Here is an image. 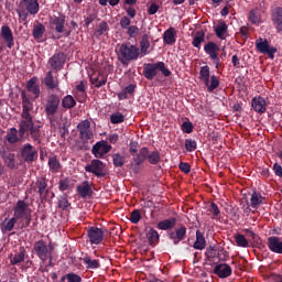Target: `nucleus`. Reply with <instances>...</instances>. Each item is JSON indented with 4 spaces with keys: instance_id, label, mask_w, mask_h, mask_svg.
<instances>
[{
    "instance_id": "f257e3e1",
    "label": "nucleus",
    "mask_w": 282,
    "mask_h": 282,
    "mask_svg": "<svg viewBox=\"0 0 282 282\" xmlns=\"http://www.w3.org/2000/svg\"><path fill=\"white\" fill-rule=\"evenodd\" d=\"M22 98V113L21 120L19 124V134L21 138L25 135V133H30L31 138L35 142H40L41 140V127L34 126V104L28 97L25 91L21 94Z\"/></svg>"
},
{
    "instance_id": "f03ea898",
    "label": "nucleus",
    "mask_w": 282,
    "mask_h": 282,
    "mask_svg": "<svg viewBox=\"0 0 282 282\" xmlns=\"http://www.w3.org/2000/svg\"><path fill=\"white\" fill-rule=\"evenodd\" d=\"M148 160L151 164H158L160 162V152L153 151L149 153L148 148H141L139 153H137L131 161L130 169L133 171V173H138L144 164V162Z\"/></svg>"
},
{
    "instance_id": "7ed1b4c3",
    "label": "nucleus",
    "mask_w": 282,
    "mask_h": 282,
    "mask_svg": "<svg viewBox=\"0 0 282 282\" xmlns=\"http://www.w3.org/2000/svg\"><path fill=\"white\" fill-rule=\"evenodd\" d=\"M33 252L42 260V262L48 264L52 263V254L54 252V246L52 243L45 242L44 240H37L33 245Z\"/></svg>"
},
{
    "instance_id": "20e7f679",
    "label": "nucleus",
    "mask_w": 282,
    "mask_h": 282,
    "mask_svg": "<svg viewBox=\"0 0 282 282\" xmlns=\"http://www.w3.org/2000/svg\"><path fill=\"white\" fill-rule=\"evenodd\" d=\"M158 70L162 72L163 76H171V70L166 68L164 62L145 64L143 67V75L148 78V80H153V78L158 76Z\"/></svg>"
},
{
    "instance_id": "39448f33",
    "label": "nucleus",
    "mask_w": 282,
    "mask_h": 282,
    "mask_svg": "<svg viewBox=\"0 0 282 282\" xmlns=\"http://www.w3.org/2000/svg\"><path fill=\"white\" fill-rule=\"evenodd\" d=\"M119 56L122 63L126 61H138L140 58V48L131 43L121 44L119 47Z\"/></svg>"
},
{
    "instance_id": "423d86ee",
    "label": "nucleus",
    "mask_w": 282,
    "mask_h": 282,
    "mask_svg": "<svg viewBox=\"0 0 282 282\" xmlns=\"http://www.w3.org/2000/svg\"><path fill=\"white\" fill-rule=\"evenodd\" d=\"M199 78L205 84L209 93L215 91V89L219 87V78L215 75L210 77V67L208 66L200 67Z\"/></svg>"
},
{
    "instance_id": "0eeeda50",
    "label": "nucleus",
    "mask_w": 282,
    "mask_h": 282,
    "mask_svg": "<svg viewBox=\"0 0 282 282\" xmlns=\"http://www.w3.org/2000/svg\"><path fill=\"white\" fill-rule=\"evenodd\" d=\"M13 218L19 221V219H25L26 226H30L32 218L28 215V203L24 200H19L14 208Z\"/></svg>"
},
{
    "instance_id": "6e6552de",
    "label": "nucleus",
    "mask_w": 282,
    "mask_h": 282,
    "mask_svg": "<svg viewBox=\"0 0 282 282\" xmlns=\"http://www.w3.org/2000/svg\"><path fill=\"white\" fill-rule=\"evenodd\" d=\"M87 173H93L97 177H104L106 175V165L100 160H93L90 164L85 166Z\"/></svg>"
},
{
    "instance_id": "1a4fd4ad",
    "label": "nucleus",
    "mask_w": 282,
    "mask_h": 282,
    "mask_svg": "<svg viewBox=\"0 0 282 282\" xmlns=\"http://www.w3.org/2000/svg\"><path fill=\"white\" fill-rule=\"evenodd\" d=\"M79 131V138L84 142H87L94 138V132H91V122L89 120H84L77 124Z\"/></svg>"
},
{
    "instance_id": "9d476101",
    "label": "nucleus",
    "mask_w": 282,
    "mask_h": 282,
    "mask_svg": "<svg viewBox=\"0 0 282 282\" xmlns=\"http://www.w3.org/2000/svg\"><path fill=\"white\" fill-rule=\"evenodd\" d=\"M58 105H61V98L56 95H51L46 99L45 113L47 117L55 116L58 111Z\"/></svg>"
},
{
    "instance_id": "9b49d317",
    "label": "nucleus",
    "mask_w": 282,
    "mask_h": 282,
    "mask_svg": "<svg viewBox=\"0 0 282 282\" xmlns=\"http://www.w3.org/2000/svg\"><path fill=\"white\" fill-rule=\"evenodd\" d=\"M256 47L260 54H268L271 58H274V54H276V48L270 47L268 40H263L261 37L256 41Z\"/></svg>"
},
{
    "instance_id": "f8f14e48",
    "label": "nucleus",
    "mask_w": 282,
    "mask_h": 282,
    "mask_svg": "<svg viewBox=\"0 0 282 282\" xmlns=\"http://www.w3.org/2000/svg\"><path fill=\"white\" fill-rule=\"evenodd\" d=\"M111 151V145L105 140L97 142L91 150V153L95 155V158L102 159L107 153Z\"/></svg>"
},
{
    "instance_id": "ddd939ff",
    "label": "nucleus",
    "mask_w": 282,
    "mask_h": 282,
    "mask_svg": "<svg viewBox=\"0 0 282 282\" xmlns=\"http://www.w3.org/2000/svg\"><path fill=\"white\" fill-rule=\"evenodd\" d=\"M167 237L173 241L174 246H177L180 241H184V239H186V226L181 225L173 231H170Z\"/></svg>"
},
{
    "instance_id": "4468645a",
    "label": "nucleus",
    "mask_w": 282,
    "mask_h": 282,
    "mask_svg": "<svg viewBox=\"0 0 282 282\" xmlns=\"http://www.w3.org/2000/svg\"><path fill=\"white\" fill-rule=\"evenodd\" d=\"M90 243L98 245L105 239V230L98 227H91L87 231Z\"/></svg>"
},
{
    "instance_id": "2eb2a0df",
    "label": "nucleus",
    "mask_w": 282,
    "mask_h": 282,
    "mask_svg": "<svg viewBox=\"0 0 282 282\" xmlns=\"http://www.w3.org/2000/svg\"><path fill=\"white\" fill-rule=\"evenodd\" d=\"M21 155L24 162H34L39 158V152H36L32 144L28 143L22 148Z\"/></svg>"
},
{
    "instance_id": "dca6fc26",
    "label": "nucleus",
    "mask_w": 282,
    "mask_h": 282,
    "mask_svg": "<svg viewBox=\"0 0 282 282\" xmlns=\"http://www.w3.org/2000/svg\"><path fill=\"white\" fill-rule=\"evenodd\" d=\"M267 246L271 252L275 254H282V238L271 236L268 238Z\"/></svg>"
},
{
    "instance_id": "f3484780",
    "label": "nucleus",
    "mask_w": 282,
    "mask_h": 282,
    "mask_svg": "<svg viewBox=\"0 0 282 282\" xmlns=\"http://www.w3.org/2000/svg\"><path fill=\"white\" fill-rule=\"evenodd\" d=\"M251 107L256 113H265L268 109V102L263 97L258 96L251 100Z\"/></svg>"
},
{
    "instance_id": "a211bd4d",
    "label": "nucleus",
    "mask_w": 282,
    "mask_h": 282,
    "mask_svg": "<svg viewBox=\"0 0 282 282\" xmlns=\"http://www.w3.org/2000/svg\"><path fill=\"white\" fill-rule=\"evenodd\" d=\"M214 274H216V276H219V279H228V276L232 274V268H230V265H228L227 263L217 264L214 268Z\"/></svg>"
},
{
    "instance_id": "6ab92c4d",
    "label": "nucleus",
    "mask_w": 282,
    "mask_h": 282,
    "mask_svg": "<svg viewBox=\"0 0 282 282\" xmlns=\"http://www.w3.org/2000/svg\"><path fill=\"white\" fill-rule=\"evenodd\" d=\"M1 36L4 39L9 50H12V47H14V35L12 34V29L8 25H3L1 28Z\"/></svg>"
},
{
    "instance_id": "aec40b11",
    "label": "nucleus",
    "mask_w": 282,
    "mask_h": 282,
    "mask_svg": "<svg viewBox=\"0 0 282 282\" xmlns=\"http://www.w3.org/2000/svg\"><path fill=\"white\" fill-rule=\"evenodd\" d=\"M272 21L278 32H282V8L276 7L272 12Z\"/></svg>"
},
{
    "instance_id": "412c9836",
    "label": "nucleus",
    "mask_w": 282,
    "mask_h": 282,
    "mask_svg": "<svg viewBox=\"0 0 282 282\" xmlns=\"http://www.w3.org/2000/svg\"><path fill=\"white\" fill-rule=\"evenodd\" d=\"M21 134L19 133V130H17V128H10L7 131V135H6V140L7 142H9V144H17V142H19V140H21Z\"/></svg>"
},
{
    "instance_id": "4be33fe9",
    "label": "nucleus",
    "mask_w": 282,
    "mask_h": 282,
    "mask_svg": "<svg viewBox=\"0 0 282 282\" xmlns=\"http://www.w3.org/2000/svg\"><path fill=\"white\" fill-rule=\"evenodd\" d=\"M176 224H177V218L172 217V218L160 221L156 227L159 228V230H173Z\"/></svg>"
},
{
    "instance_id": "5701e85b",
    "label": "nucleus",
    "mask_w": 282,
    "mask_h": 282,
    "mask_svg": "<svg viewBox=\"0 0 282 282\" xmlns=\"http://www.w3.org/2000/svg\"><path fill=\"white\" fill-rule=\"evenodd\" d=\"M176 34L175 28L167 29L163 34V42L165 45H173L176 41Z\"/></svg>"
},
{
    "instance_id": "b1692460",
    "label": "nucleus",
    "mask_w": 282,
    "mask_h": 282,
    "mask_svg": "<svg viewBox=\"0 0 282 282\" xmlns=\"http://www.w3.org/2000/svg\"><path fill=\"white\" fill-rule=\"evenodd\" d=\"M51 25L58 34H63L65 32V18L55 17L51 20Z\"/></svg>"
},
{
    "instance_id": "393cba45",
    "label": "nucleus",
    "mask_w": 282,
    "mask_h": 282,
    "mask_svg": "<svg viewBox=\"0 0 282 282\" xmlns=\"http://www.w3.org/2000/svg\"><path fill=\"white\" fill-rule=\"evenodd\" d=\"M48 63L53 69H61L65 63V57L63 54H55L52 56Z\"/></svg>"
},
{
    "instance_id": "a878e982",
    "label": "nucleus",
    "mask_w": 282,
    "mask_h": 282,
    "mask_svg": "<svg viewBox=\"0 0 282 282\" xmlns=\"http://www.w3.org/2000/svg\"><path fill=\"white\" fill-rule=\"evenodd\" d=\"M28 91H31L34 96V100L41 96V89L39 88V84H36V78H31L26 85Z\"/></svg>"
},
{
    "instance_id": "bb28decb",
    "label": "nucleus",
    "mask_w": 282,
    "mask_h": 282,
    "mask_svg": "<svg viewBox=\"0 0 282 282\" xmlns=\"http://www.w3.org/2000/svg\"><path fill=\"white\" fill-rule=\"evenodd\" d=\"M193 248L195 250H204L206 248V238L199 230L196 231V240L193 245Z\"/></svg>"
},
{
    "instance_id": "cd10ccee",
    "label": "nucleus",
    "mask_w": 282,
    "mask_h": 282,
    "mask_svg": "<svg viewBox=\"0 0 282 282\" xmlns=\"http://www.w3.org/2000/svg\"><path fill=\"white\" fill-rule=\"evenodd\" d=\"M204 51L206 52V54H208L210 58H217L218 56L217 52H219V46H217L215 42H208L204 46Z\"/></svg>"
},
{
    "instance_id": "c85d7f7f",
    "label": "nucleus",
    "mask_w": 282,
    "mask_h": 282,
    "mask_svg": "<svg viewBox=\"0 0 282 282\" xmlns=\"http://www.w3.org/2000/svg\"><path fill=\"white\" fill-rule=\"evenodd\" d=\"M25 10L29 14H39V1L37 0H23Z\"/></svg>"
},
{
    "instance_id": "c756f323",
    "label": "nucleus",
    "mask_w": 282,
    "mask_h": 282,
    "mask_svg": "<svg viewBox=\"0 0 282 282\" xmlns=\"http://www.w3.org/2000/svg\"><path fill=\"white\" fill-rule=\"evenodd\" d=\"M44 84L46 85V87H48V89H57L58 79L54 77V75L50 70L44 78Z\"/></svg>"
},
{
    "instance_id": "7c9ffc66",
    "label": "nucleus",
    "mask_w": 282,
    "mask_h": 282,
    "mask_svg": "<svg viewBox=\"0 0 282 282\" xmlns=\"http://www.w3.org/2000/svg\"><path fill=\"white\" fill-rule=\"evenodd\" d=\"M37 188V193L40 195V197H43V193H45V191H47V180H45V177H41L36 181L35 186L32 187V191L36 192Z\"/></svg>"
},
{
    "instance_id": "2f4dec72",
    "label": "nucleus",
    "mask_w": 282,
    "mask_h": 282,
    "mask_svg": "<svg viewBox=\"0 0 282 282\" xmlns=\"http://www.w3.org/2000/svg\"><path fill=\"white\" fill-rule=\"evenodd\" d=\"M90 83L94 87H102V85H107V77L102 74H94L90 76Z\"/></svg>"
},
{
    "instance_id": "473e14b6",
    "label": "nucleus",
    "mask_w": 282,
    "mask_h": 282,
    "mask_svg": "<svg viewBox=\"0 0 282 282\" xmlns=\"http://www.w3.org/2000/svg\"><path fill=\"white\" fill-rule=\"evenodd\" d=\"M17 218L12 217L10 219H4L1 225L2 232H12L14 230V226L17 225Z\"/></svg>"
},
{
    "instance_id": "72a5a7b5",
    "label": "nucleus",
    "mask_w": 282,
    "mask_h": 282,
    "mask_svg": "<svg viewBox=\"0 0 282 282\" xmlns=\"http://www.w3.org/2000/svg\"><path fill=\"white\" fill-rule=\"evenodd\" d=\"M77 192L80 197H89L91 195V185H89L88 181H85L82 185L77 186Z\"/></svg>"
},
{
    "instance_id": "f704fd0d",
    "label": "nucleus",
    "mask_w": 282,
    "mask_h": 282,
    "mask_svg": "<svg viewBox=\"0 0 282 282\" xmlns=\"http://www.w3.org/2000/svg\"><path fill=\"white\" fill-rule=\"evenodd\" d=\"M43 34H45V25L41 24V22H36L33 26V37L35 41H41Z\"/></svg>"
},
{
    "instance_id": "c9c22d12",
    "label": "nucleus",
    "mask_w": 282,
    "mask_h": 282,
    "mask_svg": "<svg viewBox=\"0 0 282 282\" xmlns=\"http://www.w3.org/2000/svg\"><path fill=\"white\" fill-rule=\"evenodd\" d=\"M228 32V24H226V22H219L216 26H215V33L216 36H218V39H226V33Z\"/></svg>"
},
{
    "instance_id": "e433bc0d",
    "label": "nucleus",
    "mask_w": 282,
    "mask_h": 282,
    "mask_svg": "<svg viewBox=\"0 0 282 282\" xmlns=\"http://www.w3.org/2000/svg\"><path fill=\"white\" fill-rule=\"evenodd\" d=\"M149 47H151V42H149V35L144 34L140 42V55L147 56L149 54Z\"/></svg>"
},
{
    "instance_id": "4c0bfd02",
    "label": "nucleus",
    "mask_w": 282,
    "mask_h": 282,
    "mask_svg": "<svg viewBox=\"0 0 282 282\" xmlns=\"http://www.w3.org/2000/svg\"><path fill=\"white\" fill-rule=\"evenodd\" d=\"M10 261L12 265H19V263H23L25 261V249H21L14 256H10Z\"/></svg>"
},
{
    "instance_id": "58836bf2",
    "label": "nucleus",
    "mask_w": 282,
    "mask_h": 282,
    "mask_svg": "<svg viewBox=\"0 0 282 282\" xmlns=\"http://www.w3.org/2000/svg\"><path fill=\"white\" fill-rule=\"evenodd\" d=\"M206 40V34L204 31L196 32L192 45H194L197 50L202 48V43Z\"/></svg>"
},
{
    "instance_id": "ea45409f",
    "label": "nucleus",
    "mask_w": 282,
    "mask_h": 282,
    "mask_svg": "<svg viewBox=\"0 0 282 282\" xmlns=\"http://www.w3.org/2000/svg\"><path fill=\"white\" fill-rule=\"evenodd\" d=\"M265 200V197H262L261 194L253 192L250 198L251 207L252 208H259L261 204Z\"/></svg>"
},
{
    "instance_id": "a19ab883",
    "label": "nucleus",
    "mask_w": 282,
    "mask_h": 282,
    "mask_svg": "<svg viewBox=\"0 0 282 282\" xmlns=\"http://www.w3.org/2000/svg\"><path fill=\"white\" fill-rule=\"evenodd\" d=\"M83 263L86 265L88 270H96L100 268V261L91 259V257H85L83 259Z\"/></svg>"
},
{
    "instance_id": "79ce46f5",
    "label": "nucleus",
    "mask_w": 282,
    "mask_h": 282,
    "mask_svg": "<svg viewBox=\"0 0 282 282\" xmlns=\"http://www.w3.org/2000/svg\"><path fill=\"white\" fill-rule=\"evenodd\" d=\"M249 21L252 25H259L261 23V13L259 9H253L249 12Z\"/></svg>"
},
{
    "instance_id": "37998d69",
    "label": "nucleus",
    "mask_w": 282,
    "mask_h": 282,
    "mask_svg": "<svg viewBox=\"0 0 282 282\" xmlns=\"http://www.w3.org/2000/svg\"><path fill=\"white\" fill-rule=\"evenodd\" d=\"M48 166L52 173H58V171L61 170V161H58V158L56 156H50Z\"/></svg>"
},
{
    "instance_id": "c03bdc74",
    "label": "nucleus",
    "mask_w": 282,
    "mask_h": 282,
    "mask_svg": "<svg viewBox=\"0 0 282 282\" xmlns=\"http://www.w3.org/2000/svg\"><path fill=\"white\" fill-rule=\"evenodd\" d=\"M147 239L149 241V243L153 245V243H158V241H160V234H158V230L151 228L148 230V232L145 234Z\"/></svg>"
},
{
    "instance_id": "a18cd8bd",
    "label": "nucleus",
    "mask_w": 282,
    "mask_h": 282,
    "mask_svg": "<svg viewBox=\"0 0 282 282\" xmlns=\"http://www.w3.org/2000/svg\"><path fill=\"white\" fill-rule=\"evenodd\" d=\"M62 107L64 109H74V107H76V99H74L70 95L65 96L62 99Z\"/></svg>"
},
{
    "instance_id": "49530a36",
    "label": "nucleus",
    "mask_w": 282,
    "mask_h": 282,
    "mask_svg": "<svg viewBox=\"0 0 282 282\" xmlns=\"http://www.w3.org/2000/svg\"><path fill=\"white\" fill-rule=\"evenodd\" d=\"M207 215H212V219H219V215H221V212L219 210V207L217 204L212 203L207 208Z\"/></svg>"
},
{
    "instance_id": "de8ad7c7",
    "label": "nucleus",
    "mask_w": 282,
    "mask_h": 282,
    "mask_svg": "<svg viewBox=\"0 0 282 282\" xmlns=\"http://www.w3.org/2000/svg\"><path fill=\"white\" fill-rule=\"evenodd\" d=\"M3 161L7 164L8 169H17V164L14 162V153L4 154Z\"/></svg>"
},
{
    "instance_id": "09e8293b",
    "label": "nucleus",
    "mask_w": 282,
    "mask_h": 282,
    "mask_svg": "<svg viewBox=\"0 0 282 282\" xmlns=\"http://www.w3.org/2000/svg\"><path fill=\"white\" fill-rule=\"evenodd\" d=\"M108 30L109 25L107 24V22H101L95 31L94 36H102V34H105V32H107Z\"/></svg>"
},
{
    "instance_id": "8fccbe9b",
    "label": "nucleus",
    "mask_w": 282,
    "mask_h": 282,
    "mask_svg": "<svg viewBox=\"0 0 282 282\" xmlns=\"http://www.w3.org/2000/svg\"><path fill=\"white\" fill-rule=\"evenodd\" d=\"M235 241L240 248H248L249 246L248 239H246V236L243 235H237Z\"/></svg>"
},
{
    "instance_id": "3c124183",
    "label": "nucleus",
    "mask_w": 282,
    "mask_h": 282,
    "mask_svg": "<svg viewBox=\"0 0 282 282\" xmlns=\"http://www.w3.org/2000/svg\"><path fill=\"white\" fill-rule=\"evenodd\" d=\"M110 122L112 124H120V122H124V115L120 112H116L110 116Z\"/></svg>"
},
{
    "instance_id": "603ef678",
    "label": "nucleus",
    "mask_w": 282,
    "mask_h": 282,
    "mask_svg": "<svg viewBox=\"0 0 282 282\" xmlns=\"http://www.w3.org/2000/svg\"><path fill=\"white\" fill-rule=\"evenodd\" d=\"M185 149L186 151H189L192 153V151H195V149H197V142L193 139H186Z\"/></svg>"
},
{
    "instance_id": "864d4df0",
    "label": "nucleus",
    "mask_w": 282,
    "mask_h": 282,
    "mask_svg": "<svg viewBox=\"0 0 282 282\" xmlns=\"http://www.w3.org/2000/svg\"><path fill=\"white\" fill-rule=\"evenodd\" d=\"M140 219H142V216L140 215V210L134 209L131 214H130V221L131 224H139Z\"/></svg>"
},
{
    "instance_id": "5fc2aeb1",
    "label": "nucleus",
    "mask_w": 282,
    "mask_h": 282,
    "mask_svg": "<svg viewBox=\"0 0 282 282\" xmlns=\"http://www.w3.org/2000/svg\"><path fill=\"white\" fill-rule=\"evenodd\" d=\"M69 206L72 205L69 204L67 196H62L58 200V208H61L62 210H67Z\"/></svg>"
},
{
    "instance_id": "6e6d98bb",
    "label": "nucleus",
    "mask_w": 282,
    "mask_h": 282,
    "mask_svg": "<svg viewBox=\"0 0 282 282\" xmlns=\"http://www.w3.org/2000/svg\"><path fill=\"white\" fill-rule=\"evenodd\" d=\"M64 278L66 282H83V279L76 273H68Z\"/></svg>"
},
{
    "instance_id": "4d7b16f0",
    "label": "nucleus",
    "mask_w": 282,
    "mask_h": 282,
    "mask_svg": "<svg viewBox=\"0 0 282 282\" xmlns=\"http://www.w3.org/2000/svg\"><path fill=\"white\" fill-rule=\"evenodd\" d=\"M140 33V29L135 25H131L128 28L127 34L130 35L131 39H135V36Z\"/></svg>"
},
{
    "instance_id": "13d9d810",
    "label": "nucleus",
    "mask_w": 282,
    "mask_h": 282,
    "mask_svg": "<svg viewBox=\"0 0 282 282\" xmlns=\"http://www.w3.org/2000/svg\"><path fill=\"white\" fill-rule=\"evenodd\" d=\"M113 164L115 166H123L124 165V156L120 154L113 155Z\"/></svg>"
},
{
    "instance_id": "bf43d9fd",
    "label": "nucleus",
    "mask_w": 282,
    "mask_h": 282,
    "mask_svg": "<svg viewBox=\"0 0 282 282\" xmlns=\"http://www.w3.org/2000/svg\"><path fill=\"white\" fill-rule=\"evenodd\" d=\"M182 131L184 133H193V123L189 121H185L182 124Z\"/></svg>"
},
{
    "instance_id": "052dcab7",
    "label": "nucleus",
    "mask_w": 282,
    "mask_h": 282,
    "mask_svg": "<svg viewBox=\"0 0 282 282\" xmlns=\"http://www.w3.org/2000/svg\"><path fill=\"white\" fill-rule=\"evenodd\" d=\"M120 25L122 30H128L129 25H131V19L128 17H122L120 20Z\"/></svg>"
},
{
    "instance_id": "680f3d73",
    "label": "nucleus",
    "mask_w": 282,
    "mask_h": 282,
    "mask_svg": "<svg viewBox=\"0 0 282 282\" xmlns=\"http://www.w3.org/2000/svg\"><path fill=\"white\" fill-rule=\"evenodd\" d=\"M158 10H160V6L155 2L151 3L149 9H148V13L153 15L158 13Z\"/></svg>"
},
{
    "instance_id": "e2e57ef3",
    "label": "nucleus",
    "mask_w": 282,
    "mask_h": 282,
    "mask_svg": "<svg viewBox=\"0 0 282 282\" xmlns=\"http://www.w3.org/2000/svg\"><path fill=\"white\" fill-rule=\"evenodd\" d=\"M100 6H118L120 3V0H99Z\"/></svg>"
},
{
    "instance_id": "0e129e2a",
    "label": "nucleus",
    "mask_w": 282,
    "mask_h": 282,
    "mask_svg": "<svg viewBox=\"0 0 282 282\" xmlns=\"http://www.w3.org/2000/svg\"><path fill=\"white\" fill-rule=\"evenodd\" d=\"M67 188H69V180L59 181V191H67Z\"/></svg>"
},
{
    "instance_id": "69168bd1",
    "label": "nucleus",
    "mask_w": 282,
    "mask_h": 282,
    "mask_svg": "<svg viewBox=\"0 0 282 282\" xmlns=\"http://www.w3.org/2000/svg\"><path fill=\"white\" fill-rule=\"evenodd\" d=\"M273 171L278 177H282V166L279 163L273 164Z\"/></svg>"
},
{
    "instance_id": "338daca9",
    "label": "nucleus",
    "mask_w": 282,
    "mask_h": 282,
    "mask_svg": "<svg viewBox=\"0 0 282 282\" xmlns=\"http://www.w3.org/2000/svg\"><path fill=\"white\" fill-rule=\"evenodd\" d=\"M178 169H181L183 173H191V165L188 163L181 162Z\"/></svg>"
},
{
    "instance_id": "774afa93",
    "label": "nucleus",
    "mask_w": 282,
    "mask_h": 282,
    "mask_svg": "<svg viewBox=\"0 0 282 282\" xmlns=\"http://www.w3.org/2000/svg\"><path fill=\"white\" fill-rule=\"evenodd\" d=\"M130 153L133 155V158L138 153V142L130 143Z\"/></svg>"
}]
</instances>
